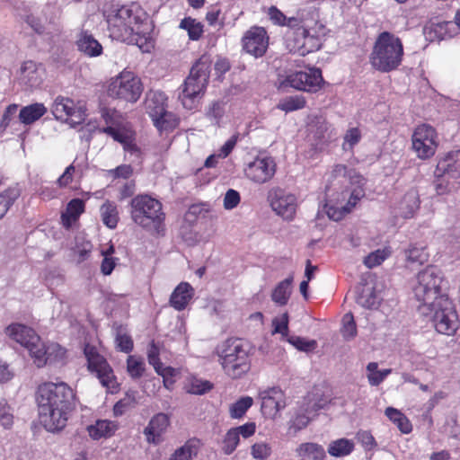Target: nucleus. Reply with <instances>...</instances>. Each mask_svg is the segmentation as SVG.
Returning a JSON list of instances; mask_svg holds the SVG:
<instances>
[{"label": "nucleus", "mask_w": 460, "mask_h": 460, "mask_svg": "<svg viewBox=\"0 0 460 460\" xmlns=\"http://www.w3.org/2000/svg\"><path fill=\"white\" fill-rule=\"evenodd\" d=\"M271 454V447L265 442H258L252 446L251 455L254 459L264 460Z\"/></svg>", "instance_id": "obj_52"}, {"label": "nucleus", "mask_w": 460, "mask_h": 460, "mask_svg": "<svg viewBox=\"0 0 460 460\" xmlns=\"http://www.w3.org/2000/svg\"><path fill=\"white\" fill-rule=\"evenodd\" d=\"M268 15L275 25L287 26L292 31L287 38V46L290 52L305 56L320 49L325 28L319 22L314 11L300 10L296 16L287 17L276 6H270Z\"/></svg>", "instance_id": "obj_1"}, {"label": "nucleus", "mask_w": 460, "mask_h": 460, "mask_svg": "<svg viewBox=\"0 0 460 460\" xmlns=\"http://www.w3.org/2000/svg\"><path fill=\"white\" fill-rule=\"evenodd\" d=\"M358 303L367 308H373L376 305V296L373 294V292H370L367 295H360L358 297Z\"/></svg>", "instance_id": "obj_64"}, {"label": "nucleus", "mask_w": 460, "mask_h": 460, "mask_svg": "<svg viewBox=\"0 0 460 460\" xmlns=\"http://www.w3.org/2000/svg\"><path fill=\"white\" fill-rule=\"evenodd\" d=\"M84 211V202L80 199H72L66 207V212L62 213L61 219L66 227H69L76 221L79 216Z\"/></svg>", "instance_id": "obj_33"}, {"label": "nucleus", "mask_w": 460, "mask_h": 460, "mask_svg": "<svg viewBox=\"0 0 460 460\" xmlns=\"http://www.w3.org/2000/svg\"><path fill=\"white\" fill-rule=\"evenodd\" d=\"M0 423L5 429H9L13 423V411L4 399L0 400Z\"/></svg>", "instance_id": "obj_51"}, {"label": "nucleus", "mask_w": 460, "mask_h": 460, "mask_svg": "<svg viewBox=\"0 0 460 460\" xmlns=\"http://www.w3.org/2000/svg\"><path fill=\"white\" fill-rule=\"evenodd\" d=\"M240 194L238 191L230 189L224 197V208L227 210L233 209L240 203Z\"/></svg>", "instance_id": "obj_55"}, {"label": "nucleus", "mask_w": 460, "mask_h": 460, "mask_svg": "<svg viewBox=\"0 0 460 460\" xmlns=\"http://www.w3.org/2000/svg\"><path fill=\"white\" fill-rule=\"evenodd\" d=\"M6 332L13 340L28 349L31 357L38 352L35 349L40 346V338L31 328L15 323L9 325Z\"/></svg>", "instance_id": "obj_22"}, {"label": "nucleus", "mask_w": 460, "mask_h": 460, "mask_svg": "<svg viewBox=\"0 0 460 460\" xmlns=\"http://www.w3.org/2000/svg\"><path fill=\"white\" fill-rule=\"evenodd\" d=\"M102 131L112 137L115 141L120 143L126 152H128L131 155H136V156L139 155V148L134 142V137L131 132L112 127L104 128Z\"/></svg>", "instance_id": "obj_26"}, {"label": "nucleus", "mask_w": 460, "mask_h": 460, "mask_svg": "<svg viewBox=\"0 0 460 460\" xmlns=\"http://www.w3.org/2000/svg\"><path fill=\"white\" fill-rule=\"evenodd\" d=\"M18 109V106L16 104H10L5 109L4 115L2 117L1 122H0V128L5 129L13 118V116L16 113Z\"/></svg>", "instance_id": "obj_61"}, {"label": "nucleus", "mask_w": 460, "mask_h": 460, "mask_svg": "<svg viewBox=\"0 0 460 460\" xmlns=\"http://www.w3.org/2000/svg\"><path fill=\"white\" fill-rule=\"evenodd\" d=\"M403 53L402 40L392 32L383 31L376 38L369 63L374 69L388 73L399 67Z\"/></svg>", "instance_id": "obj_4"}, {"label": "nucleus", "mask_w": 460, "mask_h": 460, "mask_svg": "<svg viewBox=\"0 0 460 460\" xmlns=\"http://www.w3.org/2000/svg\"><path fill=\"white\" fill-rule=\"evenodd\" d=\"M354 448L355 444L352 440L342 438L332 441L327 451L333 457H343L351 454Z\"/></svg>", "instance_id": "obj_34"}, {"label": "nucleus", "mask_w": 460, "mask_h": 460, "mask_svg": "<svg viewBox=\"0 0 460 460\" xmlns=\"http://www.w3.org/2000/svg\"><path fill=\"white\" fill-rule=\"evenodd\" d=\"M290 285L291 280L288 279L281 281L272 292V300L280 305H286L290 296Z\"/></svg>", "instance_id": "obj_39"}, {"label": "nucleus", "mask_w": 460, "mask_h": 460, "mask_svg": "<svg viewBox=\"0 0 460 460\" xmlns=\"http://www.w3.org/2000/svg\"><path fill=\"white\" fill-rule=\"evenodd\" d=\"M180 28L188 31L189 38L191 40H198L203 33L202 24L190 17L181 20Z\"/></svg>", "instance_id": "obj_40"}, {"label": "nucleus", "mask_w": 460, "mask_h": 460, "mask_svg": "<svg viewBox=\"0 0 460 460\" xmlns=\"http://www.w3.org/2000/svg\"><path fill=\"white\" fill-rule=\"evenodd\" d=\"M356 438L366 449H372L376 446L375 438L369 431L360 430Z\"/></svg>", "instance_id": "obj_59"}, {"label": "nucleus", "mask_w": 460, "mask_h": 460, "mask_svg": "<svg viewBox=\"0 0 460 460\" xmlns=\"http://www.w3.org/2000/svg\"><path fill=\"white\" fill-rule=\"evenodd\" d=\"M412 148L420 159H429L434 155L438 146L436 129L428 124L418 126L411 137Z\"/></svg>", "instance_id": "obj_14"}, {"label": "nucleus", "mask_w": 460, "mask_h": 460, "mask_svg": "<svg viewBox=\"0 0 460 460\" xmlns=\"http://www.w3.org/2000/svg\"><path fill=\"white\" fill-rule=\"evenodd\" d=\"M236 429H230L222 440V451L226 455H231L237 447L240 438L237 436Z\"/></svg>", "instance_id": "obj_46"}, {"label": "nucleus", "mask_w": 460, "mask_h": 460, "mask_svg": "<svg viewBox=\"0 0 460 460\" xmlns=\"http://www.w3.org/2000/svg\"><path fill=\"white\" fill-rule=\"evenodd\" d=\"M341 332L345 340H352L357 335V325L351 313H347L342 317Z\"/></svg>", "instance_id": "obj_42"}, {"label": "nucleus", "mask_w": 460, "mask_h": 460, "mask_svg": "<svg viewBox=\"0 0 460 460\" xmlns=\"http://www.w3.org/2000/svg\"><path fill=\"white\" fill-rule=\"evenodd\" d=\"M272 325L274 327V333H280L282 335H287L288 331V313L283 314L279 317H276L272 321Z\"/></svg>", "instance_id": "obj_54"}, {"label": "nucleus", "mask_w": 460, "mask_h": 460, "mask_svg": "<svg viewBox=\"0 0 460 460\" xmlns=\"http://www.w3.org/2000/svg\"><path fill=\"white\" fill-rule=\"evenodd\" d=\"M437 172L447 174L449 178L460 177V150L447 153L438 164Z\"/></svg>", "instance_id": "obj_24"}, {"label": "nucleus", "mask_w": 460, "mask_h": 460, "mask_svg": "<svg viewBox=\"0 0 460 460\" xmlns=\"http://www.w3.org/2000/svg\"><path fill=\"white\" fill-rule=\"evenodd\" d=\"M36 400L40 421L50 432L63 429L69 413L75 407V394L64 382H47L39 385Z\"/></svg>", "instance_id": "obj_2"}, {"label": "nucleus", "mask_w": 460, "mask_h": 460, "mask_svg": "<svg viewBox=\"0 0 460 460\" xmlns=\"http://www.w3.org/2000/svg\"><path fill=\"white\" fill-rule=\"evenodd\" d=\"M147 358L149 364L155 367L159 375L164 376L172 370L171 368H163L159 358V349L154 342L150 344L147 350Z\"/></svg>", "instance_id": "obj_44"}, {"label": "nucleus", "mask_w": 460, "mask_h": 460, "mask_svg": "<svg viewBox=\"0 0 460 460\" xmlns=\"http://www.w3.org/2000/svg\"><path fill=\"white\" fill-rule=\"evenodd\" d=\"M199 446L198 439H189L171 455L170 460H192L198 455Z\"/></svg>", "instance_id": "obj_32"}, {"label": "nucleus", "mask_w": 460, "mask_h": 460, "mask_svg": "<svg viewBox=\"0 0 460 460\" xmlns=\"http://www.w3.org/2000/svg\"><path fill=\"white\" fill-rule=\"evenodd\" d=\"M127 371L132 378H139L145 371V363L142 358L129 356L127 360Z\"/></svg>", "instance_id": "obj_45"}, {"label": "nucleus", "mask_w": 460, "mask_h": 460, "mask_svg": "<svg viewBox=\"0 0 460 460\" xmlns=\"http://www.w3.org/2000/svg\"><path fill=\"white\" fill-rule=\"evenodd\" d=\"M420 208L419 193L411 189L407 191L398 204V212L403 218H411Z\"/></svg>", "instance_id": "obj_27"}, {"label": "nucleus", "mask_w": 460, "mask_h": 460, "mask_svg": "<svg viewBox=\"0 0 460 460\" xmlns=\"http://www.w3.org/2000/svg\"><path fill=\"white\" fill-rule=\"evenodd\" d=\"M276 172V163L272 157L258 156L249 163L245 169V176L257 184L270 181Z\"/></svg>", "instance_id": "obj_18"}, {"label": "nucleus", "mask_w": 460, "mask_h": 460, "mask_svg": "<svg viewBox=\"0 0 460 460\" xmlns=\"http://www.w3.org/2000/svg\"><path fill=\"white\" fill-rule=\"evenodd\" d=\"M115 341L119 350L127 353L132 350L133 341L129 335L118 332Z\"/></svg>", "instance_id": "obj_57"}, {"label": "nucleus", "mask_w": 460, "mask_h": 460, "mask_svg": "<svg viewBox=\"0 0 460 460\" xmlns=\"http://www.w3.org/2000/svg\"><path fill=\"white\" fill-rule=\"evenodd\" d=\"M438 173V177L434 181L435 190L438 195H443L449 192L453 186L446 180L447 174Z\"/></svg>", "instance_id": "obj_56"}, {"label": "nucleus", "mask_w": 460, "mask_h": 460, "mask_svg": "<svg viewBox=\"0 0 460 460\" xmlns=\"http://www.w3.org/2000/svg\"><path fill=\"white\" fill-rule=\"evenodd\" d=\"M84 353L87 359L88 369L96 375L100 383L111 393L118 390L119 384L114 375L113 369L107 360L98 353L96 348L86 344Z\"/></svg>", "instance_id": "obj_12"}, {"label": "nucleus", "mask_w": 460, "mask_h": 460, "mask_svg": "<svg viewBox=\"0 0 460 460\" xmlns=\"http://www.w3.org/2000/svg\"><path fill=\"white\" fill-rule=\"evenodd\" d=\"M323 82L321 70L314 67L288 75L284 84L299 91L314 93L321 88Z\"/></svg>", "instance_id": "obj_17"}, {"label": "nucleus", "mask_w": 460, "mask_h": 460, "mask_svg": "<svg viewBox=\"0 0 460 460\" xmlns=\"http://www.w3.org/2000/svg\"><path fill=\"white\" fill-rule=\"evenodd\" d=\"M389 256V252L385 250H376L371 253H369L364 259V264L368 268L372 269L376 266L380 265L387 257Z\"/></svg>", "instance_id": "obj_50"}, {"label": "nucleus", "mask_w": 460, "mask_h": 460, "mask_svg": "<svg viewBox=\"0 0 460 460\" xmlns=\"http://www.w3.org/2000/svg\"><path fill=\"white\" fill-rule=\"evenodd\" d=\"M166 102L167 97L163 92L150 91L146 93L145 102L146 112L159 130L172 129L177 125L175 116L166 110Z\"/></svg>", "instance_id": "obj_11"}, {"label": "nucleus", "mask_w": 460, "mask_h": 460, "mask_svg": "<svg viewBox=\"0 0 460 460\" xmlns=\"http://www.w3.org/2000/svg\"><path fill=\"white\" fill-rule=\"evenodd\" d=\"M252 403L253 400L250 396L240 398L230 406V416L234 419L243 417L247 410L252 405Z\"/></svg>", "instance_id": "obj_43"}, {"label": "nucleus", "mask_w": 460, "mask_h": 460, "mask_svg": "<svg viewBox=\"0 0 460 460\" xmlns=\"http://www.w3.org/2000/svg\"><path fill=\"white\" fill-rule=\"evenodd\" d=\"M169 425L170 419L167 414L160 412L154 415L143 431L147 443L160 444L163 441V435L166 432Z\"/></svg>", "instance_id": "obj_23"}, {"label": "nucleus", "mask_w": 460, "mask_h": 460, "mask_svg": "<svg viewBox=\"0 0 460 460\" xmlns=\"http://www.w3.org/2000/svg\"><path fill=\"white\" fill-rule=\"evenodd\" d=\"M36 349L38 352L34 353L31 358L38 367L63 363L66 358V349L58 343L52 342L45 345L40 341V346H37Z\"/></svg>", "instance_id": "obj_21"}, {"label": "nucleus", "mask_w": 460, "mask_h": 460, "mask_svg": "<svg viewBox=\"0 0 460 460\" xmlns=\"http://www.w3.org/2000/svg\"><path fill=\"white\" fill-rule=\"evenodd\" d=\"M194 296V289L188 282H181L170 296V305L177 311L186 308Z\"/></svg>", "instance_id": "obj_25"}, {"label": "nucleus", "mask_w": 460, "mask_h": 460, "mask_svg": "<svg viewBox=\"0 0 460 460\" xmlns=\"http://www.w3.org/2000/svg\"><path fill=\"white\" fill-rule=\"evenodd\" d=\"M330 403V400L328 398H324L323 396L317 397L314 399L313 402H310L305 409V411H317L321 409H324Z\"/></svg>", "instance_id": "obj_63"}, {"label": "nucleus", "mask_w": 460, "mask_h": 460, "mask_svg": "<svg viewBox=\"0 0 460 460\" xmlns=\"http://www.w3.org/2000/svg\"><path fill=\"white\" fill-rule=\"evenodd\" d=\"M19 196L20 192L16 188H8L0 194V219L4 217Z\"/></svg>", "instance_id": "obj_36"}, {"label": "nucleus", "mask_w": 460, "mask_h": 460, "mask_svg": "<svg viewBox=\"0 0 460 460\" xmlns=\"http://www.w3.org/2000/svg\"><path fill=\"white\" fill-rule=\"evenodd\" d=\"M332 177L334 179H343L342 182L348 181L350 188L342 191V200L337 208H330L327 211L330 218L338 221L344 215L349 213L356 206L357 202L364 197L365 190L363 186L365 179L354 169H349L343 164H336L332 171Z\"/></svg>", "instance_id": "obj_5"}, {"label": "nucleus", "mask_w": 460, "mask_h": 460, "mask_svg": "<svg viewBox=\"0 0 460 460\" xmlns=\"http://www.w3.org/2000/svg\"><path fill=\"white\" fill-rule=\"evenodd\" d=\"M404 255L409 262L419 264H423L429 258L425 248L418 246L417 244H410L409 247L404 250Z\"/></svg>", "instance_id": "obj_38"}, {"label": "nucleus", "mask_w": 460, "mask_h": 460, "mask_svg": "<svg viewBox=\"0 0 460 460\" xmlns=\"http://www.w3.org/2000/svg\"><path fill=\"white\" fill-rule=\"evenodd\" d=\"M131 218L144 228H157L164 219L162 204L148 195H138L131 200Z\"/></svg>", "instance_id": "obj_9"}, {"label": "nucleus", "mask_w": 460, "mask_h": 460, "mask_svg": "<svg viewBox=\"0 0 460 460\" xmlns=\"http://www.w3.org/2000/svg\"><path fill=\"white\" fill-rule=\"evenodd\" d=\"M117 429L118 424L109 420H98L87 428L89 436L93 439L111 437Z\"/></svg>", "instance_id": "obj_29"}, {"label": "nucleus", "mask_w": 460, "mask_h": 460, "mask_svg": "<svg viewBox=\"0 0 460 460\" xmlns=\"http://www.w3.org/2000/svg\"><path fill=\"white\" fill-rule=\"evenodd\" d=\"M361 137V131L358 128H349L343 137L342 149L345 151L352 150L360 141Z\"/></svg>", "instance_id": "obj_48"}, {"label": "nucleus", "mask_w": 460, "mask_h": 460, "mask_svg": "<svg viewBox=\"0 0 460 460\" xmlns=\"http://www.w3.org/2000/svg\"><path fill=\"white\" fill-rule=\"evenodd\" d=\"M252 353L250 342L231 338L222 344L218 356L226 374L232 378H239L250 370Z\"/></svg>", "instance_id": "obj_6"}, {"label": "nucleus", "mask_w": 460, "mask_h": 460, "mask_svg": "<svg viewBox=\"0 0 460 460\" xmlns=\"http://www.w3.org/2000/svg\"><path fill=\"white\" fill-rule=\"evenodd\" d=\"M233 429H236L235 432H237V436L239 438L242 436L243 438H247L254 434L256 426L254 422H248L242 426L233 428Z\"/></svg>", "instance_id": "obj_62"}, {"label": "nucleus", "mask_w": 460, "mask_h": 460, "mask_svg": "<svg viewBox=\"0 0 460 460\" xmlns=\"http://www.w3.org/2000/svg\"><path fill=\"white\" fill-rule=\"evenodd\" d=\"M312 411L305 413H297L296 417L292 420V425L291 427L294 428L296 430H300L307 426L310 420L309 414Z\"/></svg>", "instance_id": "obj_60"}, {"label": "nucleus", "mask_w": 460, "mask_h": 460, "mask_svg": "<svg viewBox=\"0 0 460 460\" xmlns=\"http://www.w3.org/2000/svg\"><path fill=\"white\" fill-rule=\"evenodd\" d=\"M299 454L310 460H323L325 451L323 447L315 443H305L298 448Z\"/></svg>", "instance_id": "obj_37"}, {"label": "nucleus", "mask_w": 460, "mask_h": 460, "mask_svg": "<svg viewBox=\"0 0 460 460\" xmlns=\"http://www.w3.org/2000/svg\"><path fill=\"white\" fill-rule=\"evenodd\" d=\"M47 112V108L43 103H33L21 109L19 119L21 122L30 125L40 119Z\"/></svg>", "instance_id": "obj_30"}, {"label": "nucleus", "mask_w": 460, "mask_h": 460, "mask_svg": "<svg viewBox=\"0 0 460 460\" xmlns=\"http://www.w3.org/2000/svg\"><path fill=\"white\" fill-rule=\"evenodd\" d=\"M261 411L264 417L275 419L287 403L283 391L278 387H268L259 392Z\"/></svg>", "instance_id": "obj_20"}, {"label": "nucleus", "mask_w": 460, "mask_h": 460, "mask_svg": "<svg viewBox=\"0 0 460 460\" xmlns=\"http://www.w3.org/2000/svg\"><path fill=\"white\" fill-rule=\"evenodd\" d=\"M305 106V100L303 96H288L281 100L277 108L286 112L301 110Z\"/></svg>", "instance_id": "obj_41"}, {"label": "nucleus", "mask_w": 460, "mask_h": 460, "mask_svg": "<svg viewBox=\"0 0 460 460\" xmlns=\"http://www.w3.org/2000/svg\"><path fill=\"white\" fill-rule=\"evenodd\" d=\"M443 276L436 267H427L417 275V283L413 287L416 299L420 303L418 306L420 314L429 313V309L437 305L441 297H447L442 293Z\"/></svg>", "instance_id": "obj_8"}, {"label": "nucleus", "mask_w": 460, "mask_h": 460, "mask_svg": "<svg viewBox=\"0 0 460 460\" xmlns=\"http://www.w3.org/2000/svg\"><path fill=\"white\" fill-rule=\"evenodd\" d=\"M385 415L402 433L408 434L411 431V423L399 410L393 407H387L385 409Z\"/></svg>", "instance_id": "obj_35"}, {"label": "nucleus", "mask_w": 460, "mask_h": 460, "mask_svg": "<svg viewBox=\"0 0 460 460\" xmlns=\"http://www.w3.org/2000/svg\"><path fill=\"white\" fill-rule=\"evenodd\" d=\"M102 223L110 229H114L119 222V211L114 202L106 200L100 208Z\"/></svg>", "instance_id": "obj_31"}, {"label": "nucleus", "mask_w": 460, "mask_h": 460, "mask_svg": "<svg viewBox=\"0 0 460 460\" xmlns=\"http://www.w3.org/2000/svg\"><path fill=\"white\" fill-rule=\"evenodd\" d=\"M267 199L277 215L287 220L294 217L297 206L294 194L280 187H273L269 190Z\"/></svg>", "instance_id": "obj_16"}, {"label": "nucleus", "mask_w": 460, "mask_h": 460, "mask_svg": "<svg viewBox=\"0 0 460 460\" xmlns=\"http://www.w3.org/2000/svg\"><path fill=\"white\" fill-rule=\"evenodd\" d=\"M213 388V384L208 380L193 378L187 386V392L192 394H204Z\"/></svg>", "instance_id": "obj_47"}, {"label": "nucleus", "mask_w": 460, "mask_h": 460, "mask_svg": "<svg viewBox=\"0 0 460 460\" xmlns=\"http://www.w3.org/2000/svg\"><path fill=\"white\" fill-rule=\"evenodd\" d=\"M288 341L296 349L304 352L313 351L317 346V343L314 340H307L299 336H291L288 339Z\"/></svg>", "instance_id": "obj_49"}, {"label": "nucleus", "mask_w": 460, "mask_h": 460, "mask_svg": "<svg viewBox=\"0 0 460 460\" xmlns=\"http://www.w3.org/2000/svg\"><path fill=\"white\" fill-rule=\"evenodd\" d=\"M210 67L211 61L208 56H202L192 66L179 93V100L185 109H194L204 94L208 84Z\"/></svg>", "instance_id": "obj_7"}, {"label": "nucleus", "mask_w": 460, "mask_h": 460, "mask_svg": "<svg viewBox=\"0 0 460 460\" xmlns=\"http://www.w3.org/2000/svg\"><path fill=\"white\" fill-rule=\"evenodd\" d=\"M421 314L429 316L436 331L441 334L453 335L459 327L458 315L448 297H441L429 313Z\"/></svg>", "instance_id": "obj_10"}, {"label": "nucleus", "mask_w": 460, "mask_h": 460, "mask_svg": "<svg viewBox=\"0 0 460 460\" xmlns=\"http://www.w3.org/2000/svg\"><path fill=\"white\" fill-rule=\"evenodd\" d=\"M225 111L223 104L217 102H213L212 105L207 111L208 118L212 123L218 124L222 117L224 116Z\"/></svg>", "instance_id": "obj_53"}, {"label": "nucleus", "mask_w": 460, "mask_h": 460, "mask_svg": "<svg viewBox=\"0 0 460 460\" xmlns=\"http://www.w3.org/2000/svg\"><path fill=\"white\" fill-rule=\"evenodd\" d=\"M104 15L108 23L110 36L116 40L135 43L143 51H149L150 42H147L150 26L134 13L133 10L119 3L105 5Z\"/></svg>", "instance_id": "obj_3"}, {"label": "nucleus", "mask_w": 460, "mask_h": 460, "mask_svg": "<svg viewBox=\"0 0 460 460\" xmlns=\"http://www.w3.org/2000/svg\"><path fill=\"white\" fill-rule=\"evenodd\" d=\"M110 176L113 178L128 179L133 174V169L129 164H122L109 171Z\"/></svg>", "instance_id": "obj_58"}, {"label": "nucleus", "mask_w": 460, "mask_h": 460, "mask_svg": "<svg viewBox=\"0 0 460 460\" xmlns=\"http://www.w3.org/2000/svg\"><path fill=\"white\" fill-rule=\"evenodd\" d=\"M243 49L258 58L265 55L269 47V36L263 27H251L242 38Z\"/></svg>", "instance_id": "obj_19"}, {"label": "nucleus", "mask_w": 460, "mask_h": 460, "mask_svg": "<svg viewBox=\"0 0 460 460\" xmlns=\"http://www.w3.org/2000/svg\"><path fill=\"white\" fill-rule=\"evenodd\" d=\"M52 113L57 119L71 127L83 123L86 118L85 108L80 102L75 103L72 99L62 96L55 99Z\"/></svg>", "instance_id": "obj_15"}, {"label": "nucleus", "mask_w": 460, "mask_h": 460, "mask_svg": "<svg viewBox=\"0 0 460 460\" xmlns=\"http://www.w3.org/2000/svg\"><path fill=\"white\" fill-rule=\"evenodd\" d=\"M76 44L78 49L89 57H98L102 52V45L87 31L79 34Z\"/></svg>", "instance_id": "obj_28"}, {"label": "nucleus", "mask_w": 460, "mask_h": 460, "mask_svg": "<svg viewBox=\"0 0 460 460\" xmlns=\"http://www.w3.org/2000/svg\"><path fill=\"white\" fill-rule=\"evenodd\" d=\"M142 91L140 79L130 72H123L111 82L108 94L112 98L135 102L139 99Z\"/></svg>", "instance_id": "obj_13"}]
</instances>
